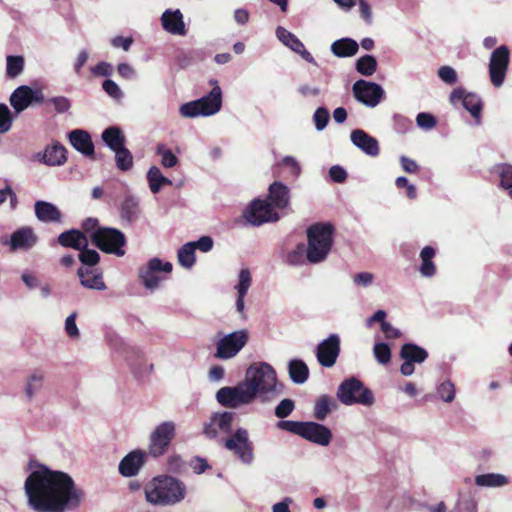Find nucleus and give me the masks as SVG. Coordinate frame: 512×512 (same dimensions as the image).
Masks as SVG:
<instances>
[{
    "label": "nucleus",
    "mask_w": 512,
    "mask_h": 512,
    "mask_svg": "<svg viewBox=\"0 0 512 512\" xmlns=\"http://www.w3.org/2000/svg\"><path fill=\"white\" fill-rule=\"evenodd\" d=\"M29 503L38 512H64L78 507L84 498L82 489L65 472L45 466L30 473L25 481Z\"/></svg>",
    "instance_id": "f257e3e1"
},
{
    "label": "nucleus",
    "mask_w": 512,
    "mask_h": 512,
    "mask_svg": "<svg viewBox=\"0 0 512 512\" xmlns=\"http://www.w3.org/2000/svg\"><path fill=\"white\" fill-rule=\"evenodd\" d=\"M144 493L147 502L153 505L172 506L184 500L186 486L175 477L159 475L145 485Z\"/></svg>",
    "instance_id": "f03ea898"
},
{
    "label": "nucleus",
    "mask_w": 512,
    "mask_h": 512,
    "mask_svg": "<svg viewBox=\"0 0 512 512\" xmlns=\"http://www.w3.org/2000/svg\"><path fill=\"white\" fill-rule=\"evenodd\" d=\"M334 226L330 223H315L307 229V260L319 263L326 259L333 244Z\"/></svg>",
    "instance_id": "7ed1b4c3"
},
{
    "label": "nucleus",
    "mask_w": 512,
    "mask_h": 512,
    "mask_svg": "<svg viewBox=\"0 0 512 512\" xmlns=\"http://www.w3.org/2000/svg\"><path fill=\"white\" fill-rule=\"evenodd\" d=\"M277 428L298 435L307 441L321 446L329 445L332 439L331 430L317 422L280 420L277 422Z\"/></svg>",
    "instance_id": "20e7f679"
},
{
    "label": "nucleus",
    "mask_w": 512,
    "mask_h": 512,
    "mask_svg": "<svg viewBox=\"0 0 512 512\" xmlns=\"http://www.w3.org/2000/svg\"><path fill=\"white\" fill-rule=\"evenodd\" d=\"M244 384L252 394L253 399L258 394L273 391L276 386V372L267 363L252 364L246 371Z\"/></svg>",
    "instance_id": "39448f33"
},
{
    "label": "nucleus",
    "mask_w": 512,
    "mask_h": 512,
    "mask_svg": "<svg viewBox=\"0 0 512 512\" xmlns=\"http://www.w3.org/2000/svg\"><path fill=\"white\" fill-rule=\"evenodd\" d=\"M222 105V91L215 85L208 95L194 101L184 103L180 106L179 112L184 118L197 116H210L217 113Z\"/></svg>",
    "instance_id": "423d86ee"
},
{
    "label": "nucleus",
    "mask_w": 512,
    "mask_h": 512,
    "mask_svg": "<svg viewBox=\"0 0 512 512\" xmlns=\"http://www.w3.org/2000/svg\"><path fill=\"white\" fill-rule=\"evenodd\" d=\"M90 240L94 246L104 253L113 254L118 257H122L126 253L124 247L127 244V238L117 228H100L90 235Z\"/></svg>",
    "instance_id": "0eeeda50"
},
{
    "label": "nucleus",
    "mask_w": 512,
    "mask_h": 512,
    "mask_svg": "<svg viewBox=\"0 0 512 512\" xmlns=\"http://www.w3.org/2000/svg\"><path fill=\"white\" fill-rule=\"evenodd\" d=\"M337 397L345 405L361 404L371 406L374 403L372 391L354 377L346 379L340 384Z\"/></svg>",
    "instance_id": "6e6552de"
},
{
    "label": "nucleus",
    "mask_w": 512,
    "mask_h": 512,
    "mask_svg": "<svg viewBox=\"0 0 512 512\" xmlns=\"http://www.w3.org/2000/svg\"><path fill=\"white\" fill-rule=\"evenodd\" d=\"M224 447L244 464L250 465L254 461V444L250 440L249 432L238 428L224 441Z\"/></svg>",
    "instance_id": "1a4fd4ad"
},
{
    "label": "nucleus",
    "mask_w": 512,
    "mask_h": 512,
    "mask_svg": "<svg viewBox=\"0 0 512 512\" xmlns=\"http://www.w3.org/2000/svg\"><path fill=\"white\" fill-rule=\"evenodd\" d=\"M176 436V426L172 421H165L154 429L149 438L148 454L154 458L164 455Z\"/></svg>",
    "instance_id": "9d476101"
},
{
    "label": "nucleus",
    "mask_w": 512,
    "mask_h": 512,
    "mask_svg": "<svg viewBox=\"0 0 512 512\" xmlns=\"http://www.w3.org/2000/svg\"><path fill=\"white\" fill-rule=\"evenodd\" d=\"M243 216L253 226L275 222L279 219V214L271 203L262 199H254L245 209Z\"/></svg>",
    "instance_id": "9b49d317"
},
{
    "label": "nucleus",
    "mask_w": 512,
    "mask_h": 512,
    "mask_svg": "<svg viewBox=\"0 0 512 512\" xmlns=\"http://www.w3.org/2000/svg\"><path fill=\"white\" fill-rule=\"evenodd\" d=\"M510 63V50L501 45L496 48L490 57L489 76L494 87H501L505 81Z\"/></svg>",
    "instance_id": "f8f14e48"
},
{
    "label": "nucleus",
    "mask_w": 512,
    "mask_h": 512,
    "mask_svg": "<svg viewBox=\"0 0 512 512\" xmlns=\"http://www.w3.org/2000/svg\"><path fill=\"white\" fill-rule=\"evenodd\" d=\"M248 339L246 330L232 332L218 341L214 356L223 360L233 358L247 344Z\"/></svg>",
    "instance_id": "ddd939ff"
},
{
    "label": "nucleus",
    "mask_w": 512,
    "mask_h": 512,
    "mask_svg": "<svg viewBox=\"0 0 512 512\" xmlns=\"http://www.w3.org/2000/svg\"><path fill=\"white\" fill-rule=\"evenodd\" d=\"M172 268V263L163 262L155 257L150 259L146 266L139 269V278L147 289L153 290L158 288L160 282L164 279V277L159 276V273H170Z\"/></svg>",
    "instance_id": "4468645a"
},
{
    "label": "nucleus",
    "mask_w": 512,
    "mask_h": 512,
    "mask_svg": "<svg viewBox=\"0 0 512 512\" xmlns=\"http://www.w3.org/2000/svg\"><path fill=\"white\" fill-rule=\"evenodd\" d=\"M217 401L224 407L236 408L242 404H249L254 399L244 382L235 387H222L217 391Z\"/></svg>",
    "instance_id": "2eb2a0df"
},
{
    "label": "nucleus",
    "mask_w": 512,
    "mask_h": 512,
    "mask_svg": "<svg viewBox=\"0 0 512 512\" xmlns=\"http://www.w3.org/2000/svg\"><path fill=\"white\" fill-rule=\"evenodd\" d=\"M340 354V337L337 334H331L328 338L320 342L316 349V357L319 364L330 368L335 365Z\"/></svg>",
    "instance_id": "dca6fc26"
},
{
    "label": "nucleus",
    "mask_w": 512,
    "mask_h": 512,
    "mask_svg": "<svg viewBox=\"0 0 512 512\" xmlns=\"http://www.w3.org/2000/svg\"><path fill=\"white\" fill-rule=\"evenodd\" d=\"M353 93L359 102L375 107L381 100L383 90L376 83L360 79L353 84Z\"/></svg>",
    "instance_id": "f3484780"
},
{
    "label": "nucleus",
    "mask_w": 512,
    "mask_h": 512,
    "mask_svg": "<svg viewBox=\"0 0 512 512\" xmlns=\"http://www.w3.org/2000/svg\"><path fill=\"white\" fill-rule=\"evenodd\" d=\"M450 101L452 104L461 101L463 107L479 122L483 103L477 94L466 92L463 88H456L450 94Z\"/></svg>",
    "instance_id": "a211bd4d"
},
{
    "label": "nucleus",
    "mask_w": 512,
    "mask_h": 512,
    "mask_svg": "<svg viewBox=\"0 0 512 512\" xmlns=\"http://www.w3.org/2000/svg\"><path fill=\"white\" fill-rule=\"evenodd\" d=\"M234 416L233 412L227 411L212 414L209 422L204 424L203 434L208 439H215L218 436V430L230 433Z\"/></svg>",
    "instance_id": "6ab92c4d"
},
{
    "label": "nucleus",
    "mask_w": 512,
    "mask_h": 512,
    "mask_svg": "<svg viewBox=\"0 0 512 512\" xmlns=\"http://www.w3.org/2000/svg\"><path fill=\"white\" fill-rule=\"evenodd\" d=\"M148 455L146 451L139 449L129 452L119 463V473L123 477L136 476L145 465Z\"/></svg>",
    "instance_id": "aec40b11"
},
{
    "label": "nucleus",
    "mask_w": 512,
    "mask_h": 512,
    "mask_svg": "<svg viewBox=\"0 0 512 512\" xmlns=\"http://www.w3.org/2000/svg\"><path fill=\"white\" fill-rule=\"evenodd\" d=\"M38 238L31 227H23L11 235L10 241H2L3 244H9L11 251L29 250L37 242Z\"/></svg>",
    "instance_id": "412c9836"
},
{
    "label": "nucleus",
    "mask_w": 512,
    "mask_h": 512,
    "mask_svg": "<svg viewBox=\"0 0 512 512\" xmlns=\"http://www.w3.org/2000/svg\"><path fill=\"white\" fill-rule=\"evenodd\" d=\"M71 145L84 156L94 158V144L90 134L81 129L73 130L69 133Z\"/></svg>",
    "instance_id": "4be33fe9"
},
{
    "label": "nucleus",
    "mask_w": 512,
    "mask_h": 512,
    "mask_svg": "<svg viewBox=\"0 0 512 512\" xmlns=\"http://www.w3.org/2000/svg\"><path fill=\"white\" fill-rule=\"evenodd\" d=\"M352 143L369 156H377L380 153L378 141L361 129L351 132Z\"/></svg>",
    "instance_id": "5701e85b"
},
{
    "label": "nucleus",
    "mask_w": 512,
    "mask_h": 512,
    "mask_svg": "<svg viewBox=\"0 0 512 512\" xmlns=\"http://www.w3.org/2000/svg\"><path fill=\"white\" fill-rule=\"evenodd\" d=\"M57 242L64 248L80 250L89 245L87 235L78 229H70L59 234Z\"/></svg>",
    "instance_id": "b1692460"
},
{
    "label": "nucleus",
    "mask_w": 512,
    "mask_h": 512,
    "mask_svg": "<svg viewBox=\"0 0 512 512\" xmlns=\"http://www.w3.org/2000/svg\"><path fill=\"white\" fill-rule=\"evenodd\" d=\"M37 219L44 223H59L62 220V213L52 203L38 200L34 204Z\"/></svg>",
    "instance_id": "393cba45"
},
{
    "label": "nucleus",
    "mask_w": 512,
    "mask_h": 512,
    "mask_svg": "<svg viewBox=\"0 0 512 512\" xmlns=\"http://www.w3.org/2000/svg\"><path fill=\"white\" fill-rule=\"evenodd\" d=\"M163 28L174 35H185L186 28L180 10H166L161 17Z\"/></svg>",
    "instance_id": "a878e982"
},
{
    "label": "nucleus",
    "mask_w": 512,
    "mask_h": 512,
    "mask_svg": "<svg viewBox=\"0 0 512 512\" xmlns=\"http://www.w3.org/2000/svg\"><path fill=\"white\" fill-rule=\"evenodd\" d=\"M82 286L88 289L105 290L102 272L97 269L80 267L77 271Z\"/></svg>",
    "instance_id": "bb28decb"
},
{
    "label": "nucleus",
    "mask_w": 512,
    "mask_h": 512,
    "mask_svg": "<svg viewBox=\"0 0 512 512\" xmlns=\"http://www.w3.org/2000/svg\"><path fill=\"white\" fill-rule=\"evenodd\" d=\"M268 199L271 205L279 209H284L289 204V189L282 182H273L268 189Z\"/></svg>",
    "instance_id": "cd10ccee"
},
{
    "label": "nucleus",
    "mask_w": 512,
    "mask_h": 512,
    "mask_svg": "<svg viewBox=\"0 0 512 512\" xmlns=\"http://www.w3.org/2000/svg\"><path fill=\"white\" fill-rule=\"evenodd\" d=\"M119 212L120 218L128 224L136 222L141 213L139 200L132 195H127L120 205Z\"/></svg>",
    "instance_id": "c85d7f7f"
},
{
    "label": "nucleus",
    "mask_w": 512,
    "mask_h": 512,
    "mask_svg": "<svg viewBox=\"0 0 512 512\" xmlns=\"http://www.w3.org/2000/svg\"><path fill=\"white\" fill-rule=\"evenodd\" d=\"M32 88L26 85L16 88L10 96V104L16 113L24 111L31 105Z\"/></svg>",
    "instance_id": "c756f323"
},
{
    "label": "nucleus",
    "mask_w": 512,
    "mask_h": 512,
    "mask_svg": "<svg viewBox=\"0 0 512 512\" xmlns=\"http://www.w3.org/2000/svg\"><path fill=\"white\" fill-rule=\"evenodd\" d=\"M67 150L60 143L47 146L43 154V162L49 166H59L66 162Z\"/></svg>",
    "instance_id": "7c9ffc66"
},
{
    "label": "nucleus",
    "mask_w": 512,
    "mask_h": 512,
    "mask_svg": "<svg viewBox=\"0 0 512 512\" xmlns=\"http://www.w3.org/2000/svg\"><path fill=\"white\" fill-rule=\"evenodd\" d=\"M400 357L414 364H421L428 358V352L414 343H405L401 347Z\"/></svg>",
    "instance_id": "2f4dec72"
},
{
    "label": "nucleus",
    "mask_w": 512,
    "mask_h": 512,
    "mask_svg": "<svg viewBox=\"0 0 512 512\" xmlns=\"http://www.w3.org/2000/svg\"><path fill=\"white\" fill-rule=\"evenodd\" d=\"M359 49L358 43L351 38L336 40L331 45L332 53L340 58L354 56Z\"/></svg>",
    "instance_id": "473e14b6"
},
{
    "label": "nucleus",
    "mask_w": 512,
    "mask_h": 512,
    "mask_svg": "<svg viewBox=\"0 0 512 512\" xmlns=\"http://www.w3.org/2000/svg\"><path fill=\"white\" fill-rule=\"evenodd\" d=\"M436 250L432 246H425L420 252L421 265L419 272L423 277H433L436 274V265L433 258Z\"/></svg>",
    "instance_id": "72a5a7b5"
},
{
    "label": "nucleus",
    "mask_w": 512,
    "mask_h": 512,
    "mask_svg": "<svg viewBox=\"0 0 512 512\" xmlns=\"http://www.w3.org/2000/svg\"><path fill=\"white\" fill-rule=\"evenodd\" d=\"M102 140L114 152L125 145V135L119 127L111 126L102 133Z\"/></svg>",
    "instance_id": "f704fd0d"
},
{
    "label": "nucleus",
    "mask_w": 512,
    "mask_h": 512,
    "mask_svg": "<svg viewBox=\"0 0 512 512\" xmlns=\"http://www.w3.org/2000/svg\"><path fill=\"white\" fill-rule=\"evenodd\" d=\"M509 483V479L502 474L487 473L475 477V484L480 487H502Z\"/></svg>",
    "instance_id": "c9c22d12"
},
{
    "label": "nucleus",
    "mask_w": 512,
    "mask_h": 512,
    "mask_svg": "<svg viewBox=\"0 0 512 512\" xmlns=\"http://www.w3.org/2000/svg\"><path fill=\"white\" fill-rule=\"evenodd\" d=\"M288 368L290 378L296 384L304 383L309 377L308 366L302 360H291Z\"/></svg>",
    "instance_id": "e433bc0d"
},
{
    "label": "nucleus",
    "mask_w": 512,
    "mask_h": 512,
    "mask_svg": "<svg viewBox=\"0 0 512 512\" xmlns=\"http://www.w3.org/2000/svg\"><path fill=\"white\" fill-rule=\"evenodd\" d=\"M335 407L336 403L329 395H321L315 402L314 417L319 421H323L331 412L332 408Z\"/></svg>",
    "instance_id": "4c0bfd02"
},
{
    "label": "nucleus",
    "mask_w": 512,
    "mask_h": 512,
    "mask_svg": "<svg viewBox=\"0 0 512 512\" xmlns=\"http://www.w3.org/2000/svg\"><path fill=\"white\" fill-rule=\"evenodd\" d=\"M147 180L149 188L152 193H158L163 185H171L172 182L167 177L163 176L160 169L152 166L147 173Z\"/></svg>",
    "instance_id": "58836bf2"
},
{
    "label": "nucleus",
    "mask_w": 512,
    "mask_h": 512,
    "mask_svg": "<svg viewBox=\"0 0 512 512\" xmlns=\"http://www.w3.org/2000/svg\"><path fill=\"white\" fill-rule=\"evenodd\" d=\"M25 61L22 56L8 55L6 58V75L8 78H16L24 70Z\"/></svg>",
    "instance_id": "ea45409f"
},
{
    "label": "nucleus",
    "mask_w": 512,
    "mask_h": 512,
    "mask_svg": "<svg viewBox=\"0 0 512 512\" xmlns=\"http://www.w3.org/2000/svg\"><path fill=\"white\" fill-rule=\"evenodd\" d=\"M115 152L116 166L121 171H128L133 167L132 153L125 147V145Z\"/></svg>",
    "instance_id": "a19ab883"
},
{
    "label": "nucleus",
    "mask_w": 512,
    "mask_h": 512,
    "mask_svg": "<svg viewBox=\"0 0 512 512\" xmlns=\"http://www.w3.org/2000/svg\"><path fill=\"white\" fill-rule=\"evenodd\" d=\"M193 245L188 242L178 251V262L184 268H191L195 263V247Z\"/></svg>",
    "instance_id": "79ce46f5"
},
{
    "label": "nucleus",
    "mask_w": 512,
    "mask_h": 512,
    "mask_svg": "<svg viewBox=\"0 0 512 512\" xmlns=\"http://www.w3.org/2000/svg\"><path fill=\"white\" fill-rule=\"evenodd\" d=\"M377 69V61L372 55H364L360 57L356 62V70L364 75L371 76Z\"/></svg>",
    "instance_id": "37998d69"
},
{
    "label": "nucleus",
    "mask_w": 512,
    "mask_h": 512,
    "mask_svg": "<svg viewBox=\"0 0 512 512\" xmlns=\"http://www.w3.org/2000/svg\"><path fill=\"white\" fill-rule=\"evenodd\" d=\"M276 35L278 39L287 47H289L292 51L299 50L301 48L302 42L290 31L279 26L276 29Z\"/></svg>",
    "instance_id": "c03bdc74"
},
{
    "label": "nucleus",
    "mask_w": 512,
    "mask_h": 512,
    "mask_svg": "<svg viewBox=\"0 0 512 512\" xmlns=\"http://www.w3.org/2000/svg\"><path fill=\"white\" fill-rule=\"evenodd\" d=\"M156 151L158 155H161V164L165 168H172L178 164V158L170 149L166 148L164 144H159Z\"/></svg>",
    "instance_id": "a18cd8bd"
},
{
    "label": "nucleus",
    "mask_w": 512,
    "mask_h": 512,
    "mask_svg": "<svg viewBox=\"0 0 512 512\" xmlns=\"http://www.w3.org/2000/svg\"><path fill=\"white\" fill-rule=\"evenodd\" d=\"M79 251L80 253L78 257L83 265L92 267L99 263L100 255L96 250L89 249L88 246H86L85 248H81Z\"/></svg>",
    "instance_id": "49530a36"
},
{
    "label": "nucleus",
    "mask_w": 512,
    "mask_h": 512,
    "mask_svg": "<svg viewBox=\"0 0 512 512\" xmlns=\"http://www.w3.org/2000/svg\"><path fill=\"white\" fill-rule=\"evenodd\" d=\"M500 186L507 190L512 198V165L503 164L500 167Z\"/></svg>",
    "instance_id": "de8ad7c7"
},
{
    "label": "nucleus",
    "mask_w": 512,
    "mask_h": 512,
    "mask_svg": "<svg viewBox=\"0 0 512 512\" xmlns=\"http://www.w3.org/2000/svg\"><path fill=\"white\" fill-rule=\"evenodd\" d=\"M373 353L380 364H388L391 360V349L386 343H376L373 348Z\"/></svg>",
    "instance_id": "09e8293b"
},
{
    "label": "nucleus",
    "mask_w": 512,
    "mask_h": 512,
    "mask_svg": "<svg viewBox=\"0 0 512 512\" xmlns=\"http://www.w3.org/2000/svg\"><path fill=\"white\" fill-rule=\"evenodd\" d=\"M13 124V115L7 105L0 103V134L7 133Z\"/></svg>",
    "instance_id": "8fccbe9b"
},
{
    "label": "nucleus",
    "mask_w": 512,
    "mask_h": 512,
    "mask_svg": "<svg viewBox=\"0 0 512 512\" xmlns=\"http://www.w3.org/2000/svg\"><path fill=\"white\" fill-rule=\"evenodd\" d=\"M44 376L42 374H32L27 382L25 393L28 399H31L33 395L39 391L43 385Z\"/></svg>",
    "instance_id": "3c124183"
},
{
    "label": "nucleus",
    "mask_w": 512,
    "mask_h": 512,
    "mask_svg": "<svg viewBox=\"0 0 512 512\" xmlns=\"http://www.w3.org/2000/svg\"><path fill=\"white\" fill-rule=\"evenodd\" d=\"M252 282L251 273L247 268H243L239 273V283L236 286L238 294L246 295Z\"/></svg>",
    "instance_id": "603ef678"
},
{
    "label": "nucleus",
    "mask_w": 512,
    "mask_h": 512,
    "mask_svg": "<svg viewBox=\"0 0 512 512\" xmlns=\"http://www.w3.org/2000/svg\"><path fill=\"white\" fill-rule=\"evenodd\" d=\"M295 404L294 401L291 399H283L275 408V415L280 418L284 419L288 417L294 410Z\"/></svg>",
    "instance_id": "864d4df0"
},
{
    "label": "nucleus",
    "mask_w": 512,
    "mask_h": 512,
    "mask_svg": "<svg viewBox=\"0 0 512 512\" xmlns=\"http://www.w3.org/2000/svg\"><path fill=\"white\" fill-rule=\"evenodd\" d=\"M438 394L445 402H452L455 397V387L450 381H445L438 387Z\"/></svg>",
    "instance_id": "5fc2aeb1"
},
{
    "label": "nucleus",
    "mask_w": 512,
    "mask_h": 512,
    "mask_svg": "<svg viewBox=\"0 0 512 512\" xmlns=\"http://www.w3.org/2000/svg\"><path fill=\"white\" fill-rule=\"evenodd\" d=\"M307 253V249L303 243H300L296 248L289 252L287 255V262L291 265H299L303 263L304 253Z\"/></svg>",
    "instance_id": "6e6d98bb"
},
{
    "label": "nucleus",
    "mask_w": 512,
    "mask_h": 512,
    "mask_svg": "<svg viewBox=\"0 0 512 512\" xmlns=\"http://www.w3.org/2000/svg\"><path fill=\"white\" fill-rule=\"evenodd\" d=\"M416 122L420 128L425 130H430L437 124L436 118L432 114L426 112L419 113L416 117Z\"/></svg>",
    "instance_id": "4d7b16f0"
},
{
    "label": "nucleus",
    "mask_w": 512,
    "mask_h": 512,
    "mask_svg": "<svg viewBox=\"0 0 512 512\" xmlns=\"http://www.w3.org/2000/svg\"><path fill=\"white\" fill-rule=\"evenodd\" d=\"M438 76L443 82L449 85H453L457 82V73L450 66L440 67L438 70Z\"/></svg>",
    "instance_id": "13d9d810"
},
{
    "label": "nucleus",
    "mask_w": 512,
    "mask_h": 512,
    "mask_svg": "<svg viewBox=\"0 0 512 512\" xmlns=\"http://www.w3.org/2000/svg\"><path fill=\"white\" fill-rule=\"evenodd\" d=\"M313 119L317 130H323L329 121L328 110L323 107L317 108L314 113Z\"/></svg>",
    "instance_id": "bf43d9fd"
},
{
    "label": "nucleus",
    "mask_w": 512,
    "mask_h": 512,
    "mask_svg": "<svg viewBox=\"0 0 512 512\" xmlns=\"http://www.w3.org/2000/svg\"><path fill=\"white\" fill-rule=\"evenodd\" d=\"M395 185L398 189H406V195L410 199H415L417 196L416 187L410 184L406 177L400 176L396 179Z\"/></svg>",
    "instance_id": "052dcab7"
},
{
    "label": "nucleus",
    "mask_w": 512,
    "mask_h": 512,
    "mask_svg": "<svg viewBox=\"0 0 512 512\" xmlns=\"http://www.w3.org/2000/svg\"><path fill=\"white\" fill-rule=\"evenodd\" d=\"M49 102L53 104L57 113H65L71 107L70 100L64 96L53 97Z\"/></svg>",
    "instance_id": "680f3d73"
},
{
    "label": "nucleus",
    "mask_w": 512,
    "mask_h": 512,
    "mask_svg": "<svg viewBox=\"0 0 512 512\" xmlns=\"http://www.w3.org/2000/svg\"><path fill=\"white\" fill-rule=\"evenodd\" d=\"M282 165L289 170L290 175L293 178L298 177L301 173V167L299 163L295 160V158L291 156L284 157L282 160Z\"/></svg>",
    "instance_id": "e2e57ef3"
},
{
    "label": "nucleus",
    "mask_w": 512,
    "mask_h": 512,
    "mask_svg": "<svg viewBox=\"0 0 512 512\" xmlns=\"http://www.w3.org/2000/svg\"><path fill=\"white\" fill-rule=\"evenodd\" d=\"M102 88L112 98L119 99L122 96L119 86L113 80H105L102 83Z\"/></svg>",
    "instance_id": "0e129e2a"
},
{
    "label": "nucleus",
    "mask_w": 512,
    "mask_h": 512,
    "mask_svg": "<svg viewBox=\"0 0 512 512\" xmlns=\"http://www.w3.org/2000/svg\"><path fill=\"white\" fill-rule=\"evenodd\" d=\"M76 317L77 313L73 312L70 314L65 321V330L68 336L70 337H78L79 336V330L76 325Z\"/></svg>",
    "instance_id": "69168bd1"
},
{
    "label": "nucleus",
    "mask_w": 512,
    "mask_h": 512,
    "mask_svg": "<svg viewBox=\"0 0 512 512\" xmlns=\"http://www.w3.org/2000/svg\"><path fill=\"white\" fill-rule=\"evenodd\" d=\"M190 466L192 467L193 471L196 473V474H202L204 473L207 469L211 468L210 465L208 464L207 460L204 459V458H201L199 456H196L194 457L191 462H190Z\"/></svg>",
    "instance_id": "338daca9"
},
{
    "label": "nucleus",
    "mask_w": 512,
    "mask_h": 512,
    "mask_svg": "<svg viewBox=\"0 0 512 512\" xmlns=\"http://www.w3.org/2000/svg\"><path fill=\"white\" fill-rule=\"evenodd\" d=\"M329 175L331 179L336 183H342L347 178L345 169L339 165L332 166L329 170Z\"/></svg>",
    "instance_id": "774afa93"
}]
</instances>
